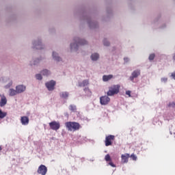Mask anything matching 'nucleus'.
Returning a JSON list of instances; mask_svg holds the SVG:
<instances>
[{"label": "nucleus", "instance_id": "obj_9", "mask_svg": "<svg viewBox=\"0 0 175 175\" xmlns=\"http://www.w3.org/2000/svg\"><path fill=\"white\" fill-rule=\"evenodd\" d=\"M16 90L18 92V94H21L24 92L26 90V86L19 85L16 87Z\"/></svg>", "mask_w": 175, "mask_h": 175}, {"label": "nucleus", "instance_id": "obj_14", "mask_svg": "<svg viewBox=\"0 0 175 175\" xmlns=\"http://www.w3.org/2000/svg\"><path fill=\"white\" fill-rule=\"evenodd\" d=\"M111 79H113V75H104L103 77V81L106 82V81H109V80H111Z\"/></svg>", "mask_w": 175, "mask_h": 175}, {"label": "nucleus", "instance_id": "obj_13", "mask_svg": "<svg viewBox=\"0 0 175 175\" xmlns=\"http://www.w3.org/2000/svg\"><path fill=\"white\" fill-rule=\"evenodd\" d=\"M140 75V71L139 70H135L132 73V76L130 77V79L133 81L134 78H137Z\"/></svg>", "mask_w": 175, "mask_h": 175}, {"label": "nucleus", "instance_id": "obj_17", "mask_svg": "<svg viewBox=\"0 0 175 175\" xmlns=\"http://www.w3.org/2000/svg\"><path fill=\"white\" fill-rule=\"evenodd\" d=\"M18 94V92L17 90H14V89H10V96H15Z\"/></svg>", "mask_w": 175, "mask_h": 175}, {"label": "nucleus", "instance_id": "obj_1", "mask_svg": "<svg viewBox=\"0 0 175 175\" xmlns=\"http://www.w3.org/2000/svg\"><path fill=\"white\" fill-rule=\"evenodd\" d=\"M65 126L68 131H76L81 128L80 124L75 122H67L65 123Z\"/></svg>", "mask_w": 175, "mask_h": 175}, {"label": "nucleus", "instance_id": "obj_10", "mask_svg": "<svg viewBox=\"0 0 175 175\" xmlns=\"http://www.w3.org/2000/svg\"><path fill=\"white\" fill-rule=\"evenodd\" d=\"M0 107H3L8 103V100L4 95H1Z\"/></svg>", "mask_w": 175, "mask_h": 175}, {"label": "nucleus", "instance_id": "obj_6", "mask_svg": "<svg viewBox=\"0 0 175 175\" xmlns=\"http://www.w3.org/2000/svg\"><path fill=\"white\" fill-rule=\"evenodd\" d=\"M116 139V136L109 135L105 137V146H109L113 144V140Z\"/></svg>", "mask_w": 175, "mask_h": 175}, {"label": "nucleus", "instance_id": "obj_31", "mask_svg": "<svg viewBox=\"0 0 175 175\" xmlns=\"http://www.w3.org/2000/svg\"><path fill=\"white\" fill-rule=\"evenodd\" d=\"M131 92L129 91V90H128V91L126 92V94L128 95L129 97H131Z\"/></svg>", "mask_w": 175, "mask_h": 175}, {"label": "nucleus", "instance_id": "obj_2", "mask_svg": "<svg viewBox=\"0 0 175 175\" xmlns=\"http://www.w3.org/2000/svg\"><path fill=\"white\" fill-rule=\"evenodd\" d=\"M74 40L75 42L74 44H70L71 49H74L77 50L79 46H83L88 44L87 41L79 38H75Z\"/></svg>", "mask_w": 175, "mask_h": 175}, {"label": "nucleus", "instance_id": "obj_33", "mask_svg": "<svg viewBox=\"0 0 175 175\" xmlns=\"http://www.w3.org/2000/svg\"><path fill=\"white\" fill-rule=\"evenodd\" d=\"M167 81V78H162L161 79V81H163V82H166Z\"/></svg>", "mask_w": 175, "mask_h": 175}, {"label": "nucleus", "instance_id": "obj_25", "mask_svg": "<svg viewBox=\"0 0 175 175\" xmlns=\"http://www.w3.org/2000/svg\"><path fill=\"white\" fill-rule=\"evenodd\" d=\"M105 159L106 161H111V157H110V154H106Z\"/></svg>", "mask_w": 175, "mask_h": 175}, {"label": "nucleus", "instance_id": "obj_28", "mask_svg": "<svg viewBox=\"0 0 175 175\" xmlns=\"http://www.w3.org/2000/svg\"><path fill=\"white\" fill-rule=\"evenodd\" d=\"M103 44H104L105 46H109L110 45V42H107V40H104Z\"/></svg>", "mask_w": 175, "mask_h": 175}, {"label": "nucleus", "instance_id": "obj_15", "mask_svg": "<svg viewBox=\"0 0 175 175\" xmlns=\"http://www.w3.org/2000/svg\"><path fill=\"white\" fill-rule=\"evenodd\" d=\"M90 84L88 80H84L82 82L79 83V87H85Z\"/></svg>", "mask_w": 175, "mask_h": 175}, {"label": "nucleus", "instance_id": "obj_26", "mask_svg": "<svg viewBox=\"0 0 175 175\" xmlns=\"http://www.w3.org/2000/svg\"><path fill=\"white\" fill-rule=\"evenodd\" d=\"M168 107L175 108V103L174 102H170L168 104Z\"/></svg>", "mask_w": 175, "mask_h": 175}, {"label": "nucleus", "instance_id": "obj_7", "mask_svg": "<svg viewBox=\"0 0 175 175\" xmlns=\"http://www.w3.org/2000/svg\"><path fill=\"white\" fill-rule=\"evenodd\" d=\"M45 85L49 91H53L56 85V81L52 80L49 82L46 83Z\"/></svg>", "mask_w": 175, "mask_h": 175}, {"label": "nucleus", "instance_id": "obj_24", "mask_svg": "<svg viewBox=\"0 0 175 175\" xmlns=\"http://www.w3.org/2000/svg\"><path fill=\"white\" fill-rule=\"evenodd\" d=\"M41 73L44 75V76H48L51 74L50 71L48 70H44L43 71L41 72Z\"/></svg>", "mask_w": 175, "mask_h": 175}, {"label": "nucleus", "instance_id": "obj_23", "mask_svg": "<svg viewBox=\"0 0 175 175\" xmlns=\"http://www.w3.org/2000/svg\"><path fill=\"white\" fill-rule=\"evenodd\" d=\"M60 96L63 98H66L69 96V94L68 92H62L60 93Z\"/></svg>", "mask_w": 175, "mask_h": 175}, {"label": "nucleus", "instance_id": "obj_37", "mask_svg": "<svg viewBox=\"0 0 175 175\" xmlns=\"http://www.w3.org/2000/svg\"><path fill=\"white\" fill-rule=\"evenodd\" d=\"M3 150L2 147L0 146V151H1Z\"/></svg>", "mask_w": 175, "mask_h": 175}, {"label": "nucleus", "instance_id": "obj_35", "mask_svg": "<svg viewBox=\"0 0 175 175\" xmlns=\"http://www.w3.org/2000/svg\"><path fill=\"white\" fill-rule=\"evenodd\" d=\"M124 62L126 63V62H129V58L128 57H125V58H124Z\"/></svg>", "mask_w": 175, "mask_h": 175}, {"label": "nucleus", "instance_id": "obj_30", "mask_svg": "<svg viewBox=\"0 0 175 175\" xmlns=\"http://www.w3.org/2000/svg\"><path fill=\"white\" fill-rule=\"evenodd\" d=\"M36 77L38 80H42V75H40V74L36 75Z\"/></svg>", "mask_w": 175, "mask_h": 175}, {"label": "nucleus", "instance_id": "obj_32", "mask_svg": "<svg viewBox=\"0 0 175 175\" xmlns=\"http://www.w3.org/2000/svg\"><path fill=\"white\" fill-rule=\"evenodd\" d=\"M109 165L113 167H116V165H114V163H113V162H111V161H109Z\"/></svg>", "mask_w": 175, "mask_h": 175}, {"label": "nucleus", "instance_id": "obj_4", "mask_svg": "<svg viewBox=\"0 0 175 175\" xmlns=\"http://www.w3.org/2000/svg\"><path fill=\"white\" fill-rule=\"evenodd\" d=\"M48 172V168L44 165H41L38 167V169L37 170L38 174H40L41 175H46Z\"/></svg>", "mask_w": 175, "mask_h": 175}, {"label": "nucleus", "instance_id": "obj_36", "mask_svg": "<svg viewBox=\"0 0 175 175\" xmlns=\"http://www.w3.org/2000/svg\"><path fill=\"white\" fill-rule=\"evenodd\" d=\"M173 59L175 60V54L173 56Z\"/></svg>", "mask_w": 175, "mask_h": 175}, {"label": "nucleus", "instance_id": "obj_12", "mask_svg": "<svg viewBox=\"0 0 175 175\" xmlns=\"http://www.w3.org/2000/svg\"><path fill=\"white\" fill-rule=\"evenodd\" d=\"M130 157L129 154H122L121 158H122V163H126L129 161V158Z\"/></svg>", "mask_w": 175, "mask_h": 175}, {"label": "nucleus", "instance_id": "obj_11", "mask_svg": "<svg viewBox=\"0 0 175 175\" xmlns=\"http://www.w3.org/2000/svg\"><path fill=\"white\" fill-rule=\"evenodd\" d=\"M21 122L23 125H28L29 123V118L27 116H23L21 118Z\"/></svg>", "mask_w": 175, "mask_h": 175}, {"label": "nucleus", "instance_id": "obj_20", "mask_svg": "<svg viewBox=\"0 0 175 175\" xmlns=\"http://www.w3.org/2000/svg\"><path fill=\"white\" fill-rule=\"evenodd\" d=\"M57 55H58V54L56 53L55 52L53 53V59H55L57 62H60L61 61V57H58Z\"/></svg>", "mask_w": 175, "mask_h": 175}, {"label": "nucleus", "instance_id": "obj_29", "mask_svg": "<svg viewBox=\"0 0 175 175\" xmlns=\"http://www.w3.org/2000/svg\"><path fill=\"white\" fill-rule=\"evenodd\" d=\"M154 57H155L154 54H151V55H150L148 59H149V60L152 61L154 59Z\"/></svg>", "mask_w": 175, "mask_h": 175}, {"label": "nucleus", "instance_id": "obj_18", "mask_svg": "<svg viewBox=\"0 0 175 175\" xmlns=\"http://www.w3.org/2000/svg\"><path fill=\"white\" fill-rule=\"evenodd\" d=\"M91 59H92V60H93V61H96V60H98V59H99V54H98V53L92 54V55H91Z\"/></svg>", "mask_w": 175, "mask_h": 175}, {"label": "nucleus", "instance_id": "obj_34", "mask_svg": "<svg viewBox=\"0 0 175 175\" xmlns=\"http://www.w3.org/2000/svg\"><path fill=\"white\" fill-rule=\"evenodd\" d=\"M171 76L175 80V72H173Z\"/></svg>", "mask_w": 175, "mask_h": 175}, {"label": "nucleus", "instance_id": "obj_16", "mask_svg": "<svg viewBox=\"0 0 175 175\" xmlns=\"http://www.w3.org/2000/svg\"><path fill=\"white\" fill-rule=\"evenodd\" d=\"M34 46L36 47V49H42V42H34L33 43Z\"/></svg>", "mask_w": 175, "mask_h": 175}, {"label": "nucleus", "instance_id": "obj_19", "mask_svg": "<svg viewBox=\"0 0 175 175\" xmlns=\"http://www.w3.org/2000/svg\"><path fill=\"white\" fill-rule=\"evenodd\" d=\"M83 90L88 96H91V95H92V92L90 90V88H85Z\"/></svg>", "mask_w": 175, "mask_h": 175}, {"label": "nucleus", "instance_id": "obj_27", "mask_svg": "<svg viewBox=\"0 0 175 175\" xmlns=\"http://www.w3.org/2000/svg\"><path fill=\"white\" fill-rule=\"evenodd\" d=\"M129 157H131L133 161H136L137 159V157L134 154H132Z\"/></svg>", "mask_w": 175, "mask_h": 175}, {"label": "nucleus", "instance_id": "obj_22", "mask_svg": "<svg viewBox=\"0 0 175 175\" xmlns=\"http://www.w3.org/2000/svg\"><path fill=\"white\" fill-rule=\"evenodd\" d=\"M69 109L72 112H76V111L77 110V108L76 107V105H70L69 107Z\"/></svg>", "mask_w": 175, "mask_h": 175}, {"label": "nucleus", "instance_id": "obj_38", "mask_svg": "<svg viewBox=\"0 0 175 175\" xmlns=\"http://www.w3.org/2000/svg\"><path fill=\"white\" fill-rule=\"evenodd\" d=\"M174 135H175V132H174Z\"/></svg>", "mask_w": 175, "mask_h": 175}, {"label": "nucleus", "instance_id": "obj_8", "mask_svg": "<svg viewBox=\"0 0 175 175\" xmlns=\"http://www.w3.org/2000/svg\"><path fill=\"white\" fill-rule=\"evenodd\" d=\"M100 103L102 105H106L110 103V98H109L107 96H101L100 98Z\"/></svg>", "mask_w": 175, "mask_h": 175}, {"label": "nucleus", "instance_id": "obj_3", "mask_svg": "<svg viewBox=\"0 0 175 175\" xmlns=\"http://www.w3.org/2000/svg\"><path fill=\"white\" fill-rule=\"evenodd\" d=\"M120 85H113L109 88V91L107 92V96H113L114 94H117L119 92Z\"/></svg>", "mask_w": 175, "mask_h": 175}, {"label": "nucleus", "instance_id": "obj_21", "mask_svg": "<svg viewBox=\"0 0 175 175\" xmlns=\"http://www.w3.org/2000/svg\"><path fill=\"white\" fill-rule=\"evenodd\" d=\"M7 115L8 113L6 112H3L2 109H0V119H3Z\"/></svg>", "mask_w": 175, "mask_h": 175}, {"label": "nucleus", "instance_id": "obj_5", "mask_svg": "<svg viewBox=\"0 0 175 175\" xmlns=\"http://www.w3.org/2000/svg\"><path fill=\"white\" fill-rule=\"evenodd\" d=\"M49 126L52 130L57 131L60 129L61 124L59 122L53 121L49 123Z\"/></svg>", "mask_w": 175, "mask_h": 175}]
</instances>
